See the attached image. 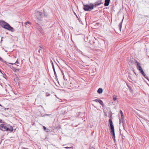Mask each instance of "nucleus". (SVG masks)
Wrapping results in <instances>:
<instances>
[{
	"label": "nucleus",
	"mask_w": 149,
	"mask_h": 149,
	"mask_svg": "<svg viewBox=\"0 0 149 149\" xmlns=\"http://www.w3.org/2000/svg\"><path fill=\"white\" fill-rule=\"evenodd\" d=\"M5 76H6V75H3V77L5 79H6V78L5 77Z\"/></svg>",
	"instance_id": "7c9ffc66"
},
{
	"label": "nucleus",
	"mask_w": 149,
	"mask_h": 149,
	"mask_svg": "<svg viewBox=\"0 0 149 149\" xmlns=\"http://www.w3.org/2000/svg\"><path fill=\"white\" fill-rule=\"evenodd\" d=\"M39 47H40L39 49H36V50H38V52L39 53H40V52H42V48L40 46H39Z\"/></svg>",
	"instance_id": "2eb2a0df"
},
{
	"label": "nucleus",
	"mask_w": 149,
	"mask_h": 149,
	"mask_svg": "<svg viewBox=\"0 0 149 149\" xmlns=\"http://www.w3.org/2000/svg\"><path fill=\"white\" fill-rule=\"evenodd\" d=\"M120 134L122 136L125 138L127 135V132L125 130V129H124V130L123 131H120Z\"/></svg>",
	"instance_id": "0eeeda50"
},
{
	"label": "nucleus",
	"mask_w": 149,
	"mask_h": 149,
	"mask_svg": "<svg viewBox=\"0 0 149 149\" xmlns=\"http://www.w3.org/2000/svg\"><path fill=\"white\" fill-rule=\"evenodd\" d=\"M140 72L142 74L143 77L149 81V79L147 76L145 74V73L143 70L142 69L139 70Z\"/></svg>",
	"instance_id": "6e6552de"
},
{
	"label": "nucleus",
	"mask_w": 149,
	"mask_h": 149,
	"mask_svg": "<svg viewBox=\"0 0 149 149\" xmlns=\"http://www.w3.org/2000/svg\"><path fill=\"white\" fill-rule=\"evenodd\" d=\"M123 19L121 21V22L119 23L118 25L119 28L120 29V30L121 28H122V24L123 23Z\"/></svg>",
	"instance_id": "ddd939ff"
},
{
	"label": "nucleus",
	"mask_w": 149,
	"mask_h": 149,
	"mask_svg": "<svg viewBox=\"0 0 149 149\" xmlns=\"http://www.w3.org/2000/svg\"><path fill=\"white\" fill-rule=\"evenodd\" d=\"M53 70L54 71V74L55 76L56 77L57 75H56V74L55 69H53Z\"/></svg>",
	"instance_id": "5701e85b"
},
{
	"label": "nucleus",
	"mask_w": 149,
	"mask_h": 149,
	"mask_svg": "<svg viewBox=\"0 0 149 149\" xmlns=\"http://www.w3.org/2000/svg\"><path fill=\"white\" fill-rule=\"evenodd\" d=\"M135 63L136 64V68L137 69L139 70L142 69V68L141 66V64L139 63L137 61H135Z\"/></svg>",
	"instance_id": "1a4fd4ad"
},
{
	"label": "nucleus",
	"mask_w": 149,
	"mask_h": 149,
	"mask_svg": "<svg viewBox=\"0 0 149 149\" xmlns=\"http://www.w3.org/2000/svg\"><path fill=\"white\" fill-rule=\"evenodd\" d=\"M43 128L45 130L47 129L46 127L45 126H43Z\"/></svg>",
	"instance_id": "bb28decb"
},
{
	"label": "nucleus",
	"mask_w": 149,
	"mask_h": 149,
	"mask_svg": "<svg viewBox=\"0 0 149 149\" xmlns=\"http://www.w3.org/2000/svg\"><path fill=\"white\" fill-rule=\"evenodd\" d=\"M2 41V39H1V42Z\"/></svg>",
	"instance_id": "58836bf2"
},
{
	"label": "nucleus",
	"mask_w": 149,
	"mask_h": 149,
	"mask_svg": "<svg viewBox=\"0 0 149 149\" xmlns=\"http://www.w3.org/2000/svg\"><path fill=\"white\" fill-rule=\"evenodd\" d=\"M116 97H117V96H115V95L113 96V99L114 101H115V100H117Z\"/></svg>",
	"instance_id": "6ab92c4d"
},
{
	"label": "nucleus",
	"mask_w": 149,
	"mask_h": 149,
	"mask_svg": "<svg viewBox=\"0 0 149 149\" xmlns=\"http://www.w3.org/2000/svg\"><path fill=\"white\" fill-rule=\"evenodd\" d=\"M109 121L110 125V128L111 130L110 133H111V135L113 136L112 138L114 142H115V136L114 126L113 125V123L111 119H109Z\"/></svg>",
	"instance_id": "7ed1b4c3"
},
{
	"label": "nucleus",
	"mask_w": 149,
	"mask_h": 149,
	"mask_svg": "<svg viewBox=\"0 0 149 149\" xmlns=\"http://www.w3.org/2000/svg\"><path fill=\"white\" fill-rule=\"evenodd\" d=\"M128 77L129 78H130V75L128 76Z\"/></svg>",
	"instance_id": "e433bc0d"
},
{
	"label": "nucleus",
	"mask_w": 149,
	"mask_h": 149,
	"mask_svg": "<svg viewBox=\"0 0 149 149\" xmlns=\"http://www.w3.org/2000/svg\"><path fill=\"white\" fill-rule=\"evenodd\" d=\"M122 123L123 126V127L124 129H125V127L126 126V124L125 121L124 119H122Z\"/></svg>",
	"instance_id": "f8f14e48"
},
{
	"label": "nucleus",
	"mask_w": 149,
	"mask_h": 149,
	"mask_svg": "<svg viewBox=\"0 0 149 149\" xmlns=\"http://www.w3.org/2000/svg\"><path fill=\"white\" fill-rule=\"evenodd\" d=\"M133 72L134 73V74H135L136 76H137V74H136V73H135V72L134 70H133Z\"/></svg>",
	"instance_id": "cd10ccee"
},
{
	"label": "nucleus",
	"mask_w": 149,
	"mask_h": 149,
	"mask_svg": "<svg viewBox=\"0 0 149 149\" xmlns=\"http://www.w3.org/2000/svg\"><path fill=\"white\" fill-rule=\"evenodd\" d=\"M5 25L3 28L9 30L11 32H13L14 31L13 28L11 27L6 22Z\"/></svg>",
	"instance_id": "39448f33"
},
{
	"label": "nucleus",
	"mask_w": 149,
	"mask_h": 149,
	"mask_svg": "<svg viewBox=\"0 0 149 149\" xmlns=\"http://www.w3.org/2000/svg\"><path fill=\"white\" fill-rule=\"evenodd\" d=\"M18 59L16 61V62L15 63H9L11 64V65H13V64H15V63L18 64L19 63V62L18 61Z\"/></svg>",
	"instance_id": "aec40b11"
},
{
	"label": "nucleus",
	"mask_w": 149,
	"mask_h": 149,
	"mask_svg": "<svg viewBox=\"0 0 149 149\" xmlns=\"http://www.w3.org/2000/svg\"><path fill=\"white\" fill-rule=\"evenodd\" d=\"M52 68H53V69H55V68H54V66L53 63H52Z\"/></svg>",
	"instance_id": "a878e982"
},
{
	"label": "nucleus",
	"mask_w": 149,
	"mask_h": 149,
	"mask_svg": "<svg viewBox=\"0 0 149 149\" xmlns=\"http://www.w3.org/2000/svg\"><path fill=\"white\" fill-rule=\"evenodd\" d=\"M36 20L35 21L36 23L39 22L41 21L43 15L42 12L36 11L35 13Z\"/></svg>",
	"instance_id": "f03ea898"
},
{
	"label": "nucleus",
	"mask_w": 149,
	"mask_h": 149,
	"mask_svg": "<svg viewBox=\"0 0 149 149\" xmlns=\"http://www.w3.org/2000/svg\"><path fill=\"white\" fill-rule=\"evenodd\" d=\"M0 106H1V107L2 106V105H1V104H0Z\"/></svg>",
	"instance_id": "4c0bfd02"
},
{
	"label": "nucleus",
	"mask_w": 149,
	"mask_h": 149,
	"mask_svg": "<svg viewBox=\"0 0 149 149\" xmlns=\"http://www.w3.org/2000/svg\"><path fill=\"white\" fill-rule=\"evenodd\" d=\"M102 0H98L97 1L93 4V8H95L101 4H103Z\"/></svg>",
	"instance_id": "423d86ee"
},
{
	"label": "nucleus",
	"mask_w": 149,
	"mask_h": 149,
	"mask_svg": "<svg viewBox=\"0 0 149 149\" xmlns=\"http://www.w3.org/2000/svg\"><path fill=\"white\" fill-rule=\"evenodd\" d=\"M0 129L3 131L12 132L13 128L12 126L10 125H6L5 124H2L0 125Z\"/></svg>",
	"instance_id": "f257e3e1"
},
{
	"label": "nucleus",
	"mask_w": 149,
	"mask_h": 149,
	"mask_svg": "<svg viewBox=\"0 0 149 149\" xmlns=\"http://www.w3.org/2000/svg\"><path fill=\"white\" fill-rule=\"evenodd\" d=\"M120 113L121 114V118H124L123 113L121 110L120 111Z\"/></svg>",
	"instance_id": "a211bd4d"
},
{
	"label": "nucleus",
	"mask_w": 149,
	"mask_h": 149,
	"mask_svg": "<svg viewBox=\"0 0 149 149\" xmlns=\"http://www.w3.org/2000/svg\"><path fill=\"white\" fill-rule=\"evenodd\" d=\"M99 100V99H96L95 100H93V101H94V102H98V101H99L98 100Z\"/></svg>",
	"instance_id": "393cba45"
},
{
	"label": "nucleus",
	"mask_w": 149,
	"mask_h": 149,
	"mask_svg": "<svg viewBox=\"0 0 149 149\" xmlns=\"http://www.w3.org/2000/svg\"><path fill=\"white\" fill-rule=\"evenodd\" d=\"M2 120L0 119V123H2Z\"/></svg>",
	"instance_id": "2f4dec72"
},
{
	"label": "nucleus",
	"mask_w": 149,
	"mask_h": 149,
	"mask_svg": "<svg viewBox=\"0 0 149 149\" xmlns=\"http://www.w3.org/2000/svg\"><path fill=\"white\" fill-rule=\"evenodd\" d=\"M50 62H51V63H53L52 61V60H51V61H50Z\"/></svg>",
	"instance_id": "f704fd0d"
},
{
	"label": "nucleus",
	"mask_w": 149,
	"mask_h": 149,
	"mask_svg": "<svg viewBox=\"0 0 149 149\" xmlns=\"http://www.w3.org/2000/svg\"><path fill=\"white\" fill-rule=\"evenodd\" d=\"M14 58H16V57L15 56H14Z\"/></svg>",
	"instance_id": "ea45409f"
},
{
	"label": "nucleus",
	"mask_w": 149,
	"mask_h": 149,
	"mask_svg": "<svg viewBox=\"0 0 149 149\" xmlns=\"http://www.w3.org/2000/svg\"><path fill=\"white\" fill-rule=\"evenodd\" d=\"M93 8L92 3H91L89 5H84L83 9L85 11H90Z\"/></svg>",
	"instance_id": "20e7f679"
},
{
	"label": "nucleus",
	"mask_w": 149,
	"mask_h": 149,
	"mask_svg": "<svg viewBox=\"0 0 149 149\" xmlns=\"http://www.w3.org/2000/svg\"><path fill=\"white\" fill-rule=\"evenodd\" d=\"M46 115H47V116H48L49 115L47 114Z\"/></svg>",
	"instance_id": "79ce46f5"
},
{
	"label": "nucleus",
	"mask_w": 149,
	"mask_h": 149,
	"mask_svg": "<svg viewBox=\"0 0 149 149\" xmlns=\"http://www.w3.org/2000/svg\"><path fill=\"white\" fill-rule=\"evenodd\" d=\"M124 119V118H121V119H120L119 120V124L120 125L121 123H122V119Z\"/></svg>",
	"instance_id": "4be33fe9"
},
{
	"label": "nucleus",
	"mask_w": 149,
	"mask_h": 149,
	"mask_svg": "<svg viewBox=\"0 0 149 149\" xmlns=\"http://www.w3.org/2000/svg\"><path fill=\"white\" fill-rule=\"evenodd\" d=\"M56 63V64L57 65V66H58V64H57Z\"/></svg>",
	"instance_id": "a19ab883"
},
{
	"label": "nucleus",
	"mask_w": 149,
	"mask_h": 149,
	"mask_svg": "<svg viewBox=\"0 0 149 149\" xmlns=\"http://www.w3.org/2000/svg\"><path fill=\"white\" fill-rule=\"evenodd\" d=\"M23 149H29L28 148H23Z\"/></svg>",
	"instance_id": "c85d7f7f"
},
{
	"label": "nucleus",
	"mask_w": 149,
	"mask_h": 149,
	"mask_svg": "<svg viewBox=\"0 0 149 149\" xmlns=\"http://www.w3.org/2000/svg\"><path fill=\"white\" fill-rule=\"evenodd\" d=\"M65 148H66V149L69 148L68 147H65Z\"/></svg>",
	"instance_id": "72a5a7b5"
},
{
	"label": "nucleus",
	"mask_w": 149,
	"mask_h": 149,
	"mask_svg": "<svg viewBox=\"0 0 149 149\" xmlns=\"http://www.w3.org/2000/svg\"><path fill=\"white\" fill-rule=\"evenodd\" d=\"M130 62H131V63H132V61H130Z\"/></svg>",
	"instance_id": "c9c22d12"
},
{
	"label": "nucleus",
	"mask_w": 149,
	"mask_h": 149,
	"mask_svg": "<svg viewBox=\"0 0 149 149\" xmlns=\"http://www.w3.org/2000/svg\"><path fill=\"white\" fill-rule=\"evenodd\" d=\"M110 0H105L104 6H108L109 5Z\"/></svg>",
	"instance_id": "9b49d317"
},
{
	"label": "nucleus",
	"mask_w": 149,
	"mask_h": 149,
	"mask_svg": "<svg viewBox=\"0 0 149 149\" xmlns=\"http://www.w3.org/2000/svg\"><path fill=\"white\" fill-rule=\"evenodd\" d=\"M98 101H98V102L101 105L103 106V105L104 104L102 101L101 100H98Z\"/></svg>",
	"instance_id": "f3484780"
},
{
	"label": "nucleus",
	"mask_w": 149,
	"mask_h": 149,
	"mask_svg": "<svg viewBox=\"0 0 149 149\" xmlns=\"http://www.w3.org/2000/svg\"><path fill=\"white\" fill-rule=\"evenodd\" d=\"M61 72L62 74L63 75V78L65 80V75H64V73L63 72V71L61 70Z\"/></svg>",
	"instance_id": "412c9836"
},
{
	"label": "nucleus",
	"mask_w": 149,
	"mask_h": 149,
	"mask_svg": "<svg viewBox=\"0 0 149 149\" xmlns=\"http://www.w3.org/2000/svg\"><path fill=\"white\" fill-rule=\"evenodd\" d=\"M6 23L4 21L1 20L0 21V25L3 28Z\"/></svg>",
	"instance_id": "9d476101"
},
{
	"label": "nucleus",
	"mask_w": 149,
	"mask_h": 149,
	"mask_svg": "<svg viewBox=\"0 0 149 149\" xmlns=\"http://www.w3.org/2000/svg\"><path fill=\"white\" fill-rule=\"evenodd\" d=\"M2 60V58L1 57H0V60L1 61Z\"/></svg>",
	"instance_id": "473e14b6"
},
{
	"label": "nucleus",
	"mask_w": 149,
	"mask_h": 149,
	"mask_svg": "<svg viewBox=\"0 0 149 149\" xmlns=\"http://www.w3.org/2000/svg\"><path fill=\"white\" fill-rule=\"evenodd\" d=\"M102 91L103 90L101 88H99L97 91V93L99 94L101 93L102 92Z\"/></svg>",
	"instance_id": "4468645a"
},
{
	"label": "nucleus",
	"mask_w": 149,
	"mask_h": 149,
	"mask_svg": "<svg viewBox=\"0 0 149 149\" xmlns=\"http://www.w3.org/2000/svg\"><path fill=\"white\" fill-rule=\"evenodd\" d=\"M31 24V23L29 21H27L26 22H25V24Z\"/></svg>",
	"instance_id": "b1692460"
},
{
	"label": "nucleus",
	"mask_w": 149,
	"mask_h": 149,
	"mask_svg": "<svg viewBox=\"0 0 149 149\" xmlns=\"http://www.w3.org/2000/svg\"><path fill=\"white\" fill-rule=\"evenodd\" d=\"M0 72L1 73H2V74H3V73L2 72H1V70H0Z\"/></svg>",
	"instance_id": "c756f323"
},
{
	"label": "nucleus",
	"mask_w": 149,
	"mask_h": 149,
	"mask_svg": "<svg viewBox=\"0 0 149 149\" xmlns=\"http://www.w3.org/2000/svg\"><path fill=\"white\" fill-rule=\"evenodd\" d=\"M38 31L40 32L41 33H42L43 32V30L42 29V28L41 27H39L38 28Z\"/></svg>",
	"instance_id": "dca6fc26"
}]
</instances>
